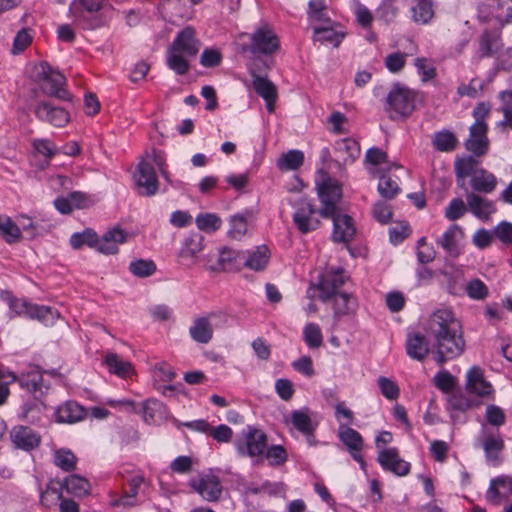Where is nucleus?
Wrapping results in <instances>:
<instances>
[{
	"mask_svg": "<svg viewBox=\"0 0 512 512\" xmlns=\"http://www.w3.org/2000/svg\"><path fill=\"white\" fill-rule=\"evenodd\" d=\"M428 333L439 364L459 357L465 350L462 325L449 309H438L430 316Z\"/></svg>",
	"mask_w": 512,
	"mask_h": 512,
	"instance_id": "nucleus-1",
	"label": "nucleus"
},
{
	"mask_svg": "<svg viewBox=\"0 0 512 512\" xmlns=\"http://www.w3.org/2000/svg\"><path fill=\"white\" fill-rule=\"evenodd\" d=\"M454 167L456 181L461 188H464L467 177L470 178L471 192L490 194L497 187V177L488 170L479 167V161L473 156L457 159Z\"/></svg>",
	"mask_w": 512,
	"mask_h": 512,
	"instance_id": "nucleus-2",
	"label": "nucleus"
},
{
	"mask_svg": "<svg viewBox=\"0 0 512 512\" xmlns=\"http://www.w3.org/2000/svg\"><path fill=\"white\" fill-rule=\"evenodd\" d=\"M490 109V104L480 102L472 112L474 123L469 128V136L465 141V147L478 157L485 155L489 149L490 142L487 136L488 126L486 118L490 113Z\"/></svg>",
	"mask_w": 512,
	"mask_h": 512,
	"instance_id": "nucleus-3",
	"label": "nucleus"
},
{
	"mask_svg": "<svg viewBox=\"0 0 512 512\" xmlns=\"http://www.w3.org/2000/svg\"><path fill=\"white\" fill-rule=\"evenodd\" d=\"M30 77L38 84L44 95L61 100L68 99V93L64 89L66 82L64 75L58 70L53 69L47 62L33 65Z\"/></svg>",
	"mask_w": 512,
	"mask_h": 512,
	"instance_id": "nucleus-4",
	"label": "nucleus"
},
{
	"mask_svg": "<svg viewBox=\"0 0 512 512\" xmlns=\"http://www.w3.org/2000/svg\"><path fill=\"white\" fill-rule=\"evenodd\" d=\"M163 157L159 152L153 151L146 154L137 166V172L134 175L135 186L138 193L142 196H153L158 191L159 182L155 172V165L163 170Z\"/></svg>",
	"mask_w": 512,
	"mask_h": 512,
	"instance_id": "nucleus-5",
	"label": "nucleus"
},
{
	"mask_svg": "<svg viewBox=\"0 0 512 512\" xmlns=\"http://www.w3.org/2000/svg\"><path fill=\"white\" fill-rule=\"evenodd\" d=\"M417 93L406 86L395 84L387 95L386 111L389 118L397 120L412 114L416 107Z\"/></svg>",
	"mask_w": 512,
	"mask_h": 512,
	"instance_id": "nucleus-6",
	"label": "nucleus"
},
{
	"mask_svg": "<svg viewBox=\"0 0 512 512\" xmlns=\"http://www.w3.org/2000/svg\"><path fill=\"white\" fill-rule=\"evenodd\" d=\"M317 191L322 204L320 215L324 218L333 216L337 211L336 205L342 197L341 185L326 173H321L320 179L317 180Z\"/></svg>",
	"mask_w": 512,
	"mask_h": 512,
	"instance_id": "nucleus-7",
	"label": "nucleus"
},
{
	"mask_svg": "<svg viewBox=\"0 0 512 512\" xmlns=\"http://www.w3.org/2000/svg\"><path fill=\"white\" fill-rule=\"evenodd\" d=\"M267 441L264 431L254 426H247L242 431V438L236 441L235 446L241 456L254 458L264 454Z\"/></svg>",
	"mask_w": 512,
	"mask_h": 512,
	"instance_id": "nucleus-8",
	"label": "nucleus"
},
{
	"mask_svg": "<svg viewBox=\"0 0 512 512\" xmlns=\"http://www.w3.org/2000/svg\"><path fill=\"white\" fill-rule=\"evenodd\" d=\"M251 45L249 50L253 54L272 55L280 49V40L274 30L263 24L258 27L250 36Z\"/></svg>",
	"mask_w": 512,
	"mask_h": 512,
	"instance_id": "nucleus-9",
	"label": "nucleus"
},
{
	"mask_svg": "<svg viewBox=\"0 0 512 512\" xmlns=\"http://www.w3.org/2000/svg\"><path fill=\"white\" fill-rule=\"evenodd\" d=\"M189 484L195 492L209 502L219 500L222 494L220 479L211 473L199 474L197 477L192 478Z\"/></svg>",
	"mask_w": 512,
	"mask_h": 512,
	"instance_id": "nucleus-10",
	"label": "nucleus"
},
{
	"mask_svg": "<svg viewBox=\"0 0 512 512\" xmlns=\"http://www.w3.org/2000/svg\"><path fill=\"white\" fill-rule=\"evenodd\" d=\"M338 438L346 446L351 457L357 461L362 470H366V463L361 455L364 441L361 434L347 424L340 423L338 428Z\"/></svg>",
	"mask_w": 512,
	"mask_h": 512,
	"instance_id": "nucleus-11",
	"label": "nucleus"
},
{
	"mask_svg": "<svg viewBox=\"0 0 512 512\" xmlns=\"http://www.w3.org/2000/svg\"><path fill=\"white\" fill-rule=\"evenodd\" d=\"M315 213L316 209L307 199H301L298 202L293 214V222L301 233L306 234L319 227L320 221L314 217Z\"/></svg>",
	"mask_w": 512,
	"mask_h": 512,
	"instance_id": "nucleus-12",
	"label": "nucleus"
},
{
	"mask_svg": "<svg viewBox=\"0 0 512 512\" xmlns=\"http://www.w3.org/2000/svg\"><path fill=\"white\" fill-rule=\"evenodd\" d=\"M35 116L44 122L56 127L65 126L69 120V113L62 107L54 106L49 102H39L34 108Z\"/></svg>",
	"mask_w": 512,
	"mask_h": 512,
	"instance_id": "nucleus-13",
	"label": "nucleus"
},
{
	"mask_svg": "<svg viewBox=\"0 0 512 512\" xmlns=\"http://www.w3.org/2000/svg\"><path fill=\"white\" fill-rule=\"evenodd\" d=\"M346 276L342 269L328 270L319 280L318 288L320 290L319 298L326 302L333 296L339 294V288L345 283Z\"/></svg>",
	"mask_w": 512,
	"mask_h": 512,
	"instance_id": "nucleus-14",
	"label": "nucleus"
},
{
	"mask_svg": "<svg viewBox=\"0 0 512 512\" xmlns=\"http://www.w3.org/2000/svg\"><path fill=\"white\" fill-rule=\"evenodd\" d=\"M377 461L384 470L397 476H405L410 472V463L399 456L396 448L381 449L378 452Z\"/></svg>",
	"mask_w": 512,
	"mask_h": 512,
	"instance_id": "nucleus-15",
	"label": "nucleus"
},
{
	"mask_svg": "<svg viewBox=\"0 0 512 512\" xmlns=\"http://www.w3.org/2000/svg\"><path fill=\"white\" fill-rule=\"evenodd\" d=\"M105 0H73L69 6V12L76 22L83 24L85 28H94L91 23H86V14L99 12L104 6Z\"/></svg>",
	"mask_w": 512,
	"mask_h": 512,
	"instance_id": "nucleus-16",
	"label": "nucleus"
},
{
	"mask_svg": "<svg viewBox=\"0 0 512 512\" xmlns=\"http://www.w3.org/2000/svg\"><path fill=\"white\" fill-rule=\"evenodd\" d=\"M464 238V232L462 228L456 224L451 225L443 234L440 236L436 243L440 246L445 253L453 258H456L461 253V242Z\"/></svg>",
	"mask_w": 512,
	"mask_h": 512,
	"instance_id": "nucleus-17",
	"label": "nucleus"
},
{
	"mask_svg": "<svg viewBox=\"0 0 512 512\" xmlns=\"http://www.w3.org/2000/svg\"><path fill=\"white\" fill-rule=\"evenodd\" d=\"M195 35L196 32L193 27H185L177 34L170 48L182 52L186 56H196L200 49V41Z\"/></svg>",
	"mask_w": 512,
	"mask_h": 512,
	"instance_id": "nucleus-18",
	"label": "nucleus"
},
{
	"mask_svg": "<svg viewBox=\"0 0 512 512\" xmlns=\"http://www.w3.org/2000/svg\"><path fill=\"white\" fill-rule=\"evenodd\" d=\"M468 210L478 219L487 221L496 212V206L491 200L474 192L466 193Z\"/></svg>",
	"mask_w": 512,
	"mask_h": 512,
	"instance_id": "nucleus-19",
	"label": "nucleus"
},
{
	"mask_svg": "<svg viewBox=\"0 0 512 512\" xmlns=\"http://www.w3.org/2000/svg\"><path fill=\"white\" fill-rule=\"evenodd\" d=\"M12 443L19 449L30 451L38 447L41 437L32 428L19 425L13 427L10 432Z\"/></svg>",
	"mask_w": 512,
	"mask_h": 512,
	"instance_id": "nucleus-20",
	"label": "nucleus"
},
{
	"mask_svg": "<svg viewBox=\"0 0 512 512\" xmlns=\"http://www.w3.org/2000/svg\"><path fill=\"white\" fill-rule=\"evenodd\" d=\"M329 218L333 220V241L341 243L351 241L356 232L352 218L345 214H339L337 211Z\"/></svg>",
	"mask_w": 512,
	"mask_h": 512,
	"instance_id": "nucleus-21",
	"label": "nucleus"
},
{
	"mask_svg": "<svg viewBox=\"0 0 512 512\" xmlns=\"http://www.w3.org/2000/svg\"><path fill=\"white\" fill-rule=\"evenodd\" d=\"M203 236L195 233L184 242L178 253L179 262L183 266L191 267L196 264L198 254L203 250Z\"/></svg>",
	"mask_w": 512,
	"mask_h": 512,
	"instance_id": "nucleus-22",
	"label": "nucleus"
},
{
	"mask_svg": "<svg viewBox=\"0 0 512 512\" xmlns=\"http://www.w3.org/2000/svg\"><path fill=\"white\" fill-rule=\"evenodd\" d=\"M251 76L254 90L265 100L267 110L272 113L277 99L276 86L268 78L257 75L253 70H251Z\"/></svg>",
	"mask_w": 512,
	"mask_h": 512,
	"instance_id": "nucleus-23",
	"label": "nucleus"
},
{
	"mask_svg": "<svg viewBox=\"0 0 512 512\" xmlns=\"http://www.w3.org/2000/svg\"><path fill=\"white\" fill-rule=\"evenodd\" d=\"M127 234L124 230L114 227L107 231L101 239L98 238L96 250L105 255L118 253V245L126 242Z\"/></svg>",
	"mask_w": 512,
	"mask_h": 512,
	"instance_id": "nucleus-24",
	"label": "nucleus"
},
{
	"mask_svg": "<svg viewBox=\"0 0 512 512\" xmlns=\"http://www.w3.org/2000/svg\"><path fill=\"white\" fill-rule=\"evenodd\" d=\"M512 494V480L508 477H498L491 480L486 493L487 500L493 505H499L503 499Z\"/></svg>",
	"mask_w": 512,
	"mask_h": 512,
	"instance_id": "nucleus-25",
	"label": "nucleus"
},
{
	"mask_svg": "<svg viewBox=\"0 0 512 512\" xmlns=\"http://www.w3.org/2000/svg\"><path fill=\"white\" fill-rule=\"evenodd\" d=\"M269 258L270 252L265 245L251 251H242V265L254 271H262L267 266Z\"/></svg>",
	"mask_w": 512,
	"mask_h": 512,
	"instance_id": "nucleus-26",
	"label": "nucleus"
},
{
	"mask_svg": "<svg viewBox=\"0 0 512 512\" xmlns=\"http://www.w3.org/2000/svg\"><path fill=\"white\" fill-rule=\"evenodd\" d=\"M212 315L197 317L189 328L190 337L197 343L206 344L213 337Z\"/></svg>",
	"mask_w": 512,
	"mask_h": 512,
	"instance_id": "nucleus-27",
	"label": "nucleus"
},
{
	"mask_svg": "<svg viewBox=\"0 0 512 512\" xmlns=\"http://www.w3.org/2000/svg\"><path fill=\"white\" fill-rule=\"evenodd\" d=\"M242 265V251L223 248L219 251L217 262L209 266L211 271L238 269Z\"/></svg>",
	"mask_w": 512,
	"mask_h": 512,
	"instance_id": "nucleus-28",
	"label": "nucleus"
},
{
	"mask_svg": "<svg viewBox=\"0 0 512 512\" xmlns=\"http://www.w3.org/2000/svg\"><path fill=\"white\" fill-rule=\"evenodd\" d=\"M466 388L482 397L493 392L492 385L484 379L482 369L476 366L467 372Z\"/></svg>",
	"mask_w": 512,
	"mask_h": 512,
	"instance_id": "nucleus-29",
	"label": "nucleus"
},
{
	"mask_svg": "<svg viewBox=\"0 0 512 512\" xmlns=\"http://www.w3.org/2000/svg\"><path fill=\"white\" fill-rule=\"evenodd\" d=\"M86 410L75 401H67L59 406L55 412L57 422L76 423L83 420Z\"/></svg>",
	"mask_w": 512,
	"mask_h": 512,
	"instance_id": "nucleus-30",
	"label": "nucleus"
},
{
	"mask_svg": "<svg viewBox=\"0 0 512 512\" xmlns=\"http://www.w3.org/2000/svg\"><path fill=\"white\" fill-rule=\"evenodd\" d=\"M19 385L29 393L43 394V389H48V385L43 380V373L38 368H31L29 371L18 376Z\"/></svg>",
	"mask_w": 512,
	"mask_h": 512,
	"instance_id": "nucleus-31",
	"label": "nucleus"
},
{
	"mask_svg": "<svg viewBox=\"0 0 512 512\" xmlns=\"http://www.w3.org/2000/svg\"><path fill=\"white\" fill-rule=\"evenodd\" d=\"M103 363L110 373L121 378L129 377L134 372L133 366L129 361L123 360L118 354L113 352L105 354Z\"/></svg>",
	"mask_w": 512,
	"mask_h": 512,
	"instance_id": "nucleus-32",
	"label": "nucleus"
},
{
	"mask_svg": "<svg viewBox=\"0 0 512 512\" xmlns=\"http://www.w3.org/2000/svg\"><path fill=\"white\" fill-rule=\"evenodd\" d=\"M486 461L494 466L501 462L500 453L504 449V441L499 435H487L482 441Z\"/></svg>",
	"mask_w": 512,
	"mask_h": 512,
	"instance_id": "nucleus-33",
	"label": "nucleus"
},
{
	"mask_svg": "<svg viewBox=\"0 0 512 512\" xmlns=\"http://www.w3.org/2000/svg\"><path fill=\"white\" fill-rule=\"evenodd\" d=\"M331 299L333 300L335 320H339L341 317L352 314L356 311L357 302L351 294L339 293Z\"/></svg>",
	"mask_w": 512,
	"mask_h": 512,
	"instance_id": "nucleus-34",
	"label": "nucleus"
},
{
	"mask_svg": "<svg viewBox=\"0 0 512 512\" xmlns=\"http://www.w3.org/2000/svg\"><path fill=\"white\" fill-rule=\"evenodd\" d=\"M290 423L306 437L312 436V433L315 431V425L310 417L309 409L307 408L292 411L290 414Z\"/></svg>",
	"mask_w": 512,
	"mask_h": 512,
	"instance_id": "nucleus-35",
	"label": "nucleus"
},
{
	"mask_svg": "<svg viewBox=\"0 0 512 512\" xmlns=\"http://www.w3.org/2000/svg\"><path fill=\"white\" fill-rule=\"evenodd\" d=\"M406 351L408 356L412 359L418 361L424 360L429 353L428 343L425 337L420 333L410 335L406 342Z\"/></svg>",
	"mask_w": 512,
	"mask_h": 512,
	"instance_id": "nucleus-36",
	"label": "nucleus"
},
{
	"mask_svg": "<svg viewBox=\"0 0 512 512\" xmlns=\"http://www.w3.org/2000/svg\"><path fill=\"white\" fill-rule=\"evenodd\" d=\"M433 6L432 0H418L410 9L412 20L417 24H428L434 18Z\"/></svg>",
	"mask_w": 512,
	"mask_h": 512,
	"instance_id": "nucleus-37",
	"label": "nucleus"
},
{
	"mask_svg": "<svg viewBox=\"0 0 512 512\" xmlns=\"http://www.w3.org/2000/svg\"><path fill=\"white\" fill-rule=\"evenodd\" d=\"M335 150L339 159L344 163H351L360 156V146L356 140L351 138L339 140Z\"/></svg>",
	"mask_w": 512,
	"mask_h": 512,
	"instance_id": "nucleus-38",
	"label": "nucleus"
},
{
	"mask_svg": "<svg viewBox=\"0 0 512 512\" xmlns=\"http://www.w3.org/2000/svg\"><path fill=\"white\" fill-rule=\"evenodd\" d=\"M192 56H186L184 53L176 51L169 47L167 51V66L178 75H184L189 71L190 65L188 59Z\"/></svg>",
	"mask_w": 512,
	"mask_h": 512,
	"instance_id": "nucleus-39",
	"label": "nucleus"
},
{
	"mask_svg": "<svg viewBox=\"0 0 512 512\" xmlns=\"http://www.w3.org/2000/svg\"><path fill=\"white\" fill-rule=\"evenodd\" d=\"M0 235L8 244L19 242L21 240L19 223L8 216H0Z\"/></svg>",
	"mask_w": 512,
	"mask_h": 512,
	"instance_id": "nucleus-40",
	"label": "nucleus"
},
{
	"mask_svg": "<svg viewBox=\"0 0 512 512\" xmlns=\"http://www.w3.org/2000/svg\"><path fill=\"white\" fill-rule=\"evenodd\" d=\"M458 140L456 136L449 130L436 132L432 137L434 148L441 152L453 151L457 146Z\"/></svg>",
	"mask_w": 512,
	"mask_h": 512,
	"instance_id": "nucleus-41",
	"label": "nucleus"
},
{
	"mask_svg": "<svg viewBox=\"0 0 512 512\" xmlns=\"http://www.w3.org/2000/svg\"><path fill=\"white\" fill-rule=\"evenodd\" d=\"M70 245L73 249H80L84 245L96 249L98 245V236L93 229L87 228L82 232L72 234L70 237Z\"/></svg>",
	"mask_w": 512,
	"mask_h": 512,
	"instance_id": "nucleus-42",
	"label": "nucleus"
},
{
	"mask_svg": "<svg viewBox=\"0 0 512 512\" xmlns=\"http://www.w3.org/2000/svg\"><path fill=\"white\" fill-rule=\"evenodd\" d=\"M499 34L486 30L479 37V54L481 57H490L497 49Z\"/></svg>",
	"mask_w": 512,
	"mask_h": 512,
	"instance_id": "nucleus-43",
	"label": "nucleus"
},
{
	"mask_svg": "<svg viewBox=\"0 0 512 512\" xmlns=\"http://www.w3.org/2000/svg\"><path fill=\"white\" fill-rule=\"evenodd\" d=\"M304 162V154L299 150H290L283 154L277 161V166L282 171L296 170Z\"/></svg>",
	"mask_w": 512,
	"mask_h": 512,
	"instance_id": "nucleus-44",
	"label": "nucleus"
},
{
	"mask_svg": "<svg viewBox=\"0 0 512 512\" xmlns=\"http://www.w3.org/2000/svg\"><path fill=\"white\" fill-rule=\"evenodd\" d=\"M64 487L68 493L76 496H84L90 490V484L85 478L73 474L65 478Z\"/></svg>",
	"mask_w": 512,
	"mask_h": 512,
	"instance_id": "nucleus-45",
	"label": "nucleus"
},
{
	"mask_svg": "<svg viewBox=\"0 0 512 512\" xmlns=\"http://www.w3.org/2000/svg\"><path fill=\"white\" fill-rule=\"evenodd\" d=\"M344 34L334 30L330 26L315 27L314 28V39L321 43H330L337 47L343 40Z\"/></svg>",
	"mask_w": 512,
	"mask_h": 512,
	"instance_id": "nucleus-46",
	"label": "nucleus"
},
{
	"mask_svg": "<svg viewBox=\"0 0 512 512\" xmlns=\"http://www.w3.org/2000/svg\"><path fill=\"white\" fill-rule=\"evenodd\" d=\"M198 229L212 233L218 230L222 224L220 217L214 213H201L195 219Z\"/></svg>",
	"mask_w": 512,
	"mask_h": 512,
	"instance_id": "nucleus-47",
	"label": "nucleus"
},
{
	"mask_svg": "<svg viewBox=\"0 0 512 512\" xmlns=\"http://www.w3.org/2000/svg\"><path fill=\"white\" fill-rule=\"evenodd\" d=\"M54 464L63 471L69 472L76 467V457L71 450L59 449L54 452Z\"/></svg>",
	"mask_w": 512,
	"mask_h": 512,
	"instance_id": "nucleus-48",
	"label": "nucleus"
},
{
	"mask_svg": "<svg viewBox=\"0 0 512 512\" xmlns=\"http://www.w3.org/2000/svg\"><path fill=\"white\" fill-rule=\"evenodd\" d=\"M163 413V405L156 399H148L142 404V415L143 419L147 423H154L157 417H160Z\"/></svg>",
	"mask_w": 512,
	"mask_h": 512,
	"instance_id": "nucleus-49",
	"label": "nucleus"
},
{
	"mask_svg": "<svg viewBox=\"0 0 512 512\" xmlns=\"http://www.w3.org/2000/svg\"><path fill=\"white\" fill-rule=\"evenodd\" d=\"M465 292L469 298L478 301L486 299L489 295L488 287L482 280L478 278L467 282L465 286Z\"/></svg>",
	"mask_w": 512,
	"mask_h": 512,
	"instance_id": "nucleus-50",
	"label": "nucleus"
},
{
	"mask_svg": "<svg viewBox=\"0 0 512 512\" xmlns=\"http://www.w3.org/2000/svg\"><path fill=\"white\" fill-rule=\"evenodd\" d=\"M303 338L310 348H319L323 343L320 327L315 323H308L303 329Z\"/></svg>",
	"mask_w": 512,
	"mask_h": 512,
	"instance_id": "nucleus-51",
	"label": "nucleus"
},
{
	"mask_svg": "<svg viewBox=\"0 0 512 512\" xmlns=\"http://www.w3.org/2000/svg\"><path fill=\"white\" fill-rule=\"evenodd\" d=\"M21 232H24L29 239H33L42 233L40 224L27 215L17 217Z\"/></svg>",
	"mask_w": 512,
	"mask_h": 512,
	"instance_id": "nucleus-52",
	"label": "nucleus"
},
{
	"mask_svg": "<svg viewBox=\"0 0 512 512\" xmlns=\"http://www.w3.org/2000/svg\"><path fill=\"white\" fill-rule=\"evenodd\" d=\"M468 210L467 205L461 198H453L445 208V217L450 221H455L464 216Z\"/></svg>",
	"mask_w": 512,
	"mask_h": 512,
	"instance_id": "nucleus-53",
	"label": "nucleus"
},
{
	"mask_svg": "<svg viewBox=\"0 0 512 512\" xmlns=\"http://www.w3.org/2000/svg\"><path fill=\"white\" fill-rule=\"evenodd\" d=\"M5 301L8 303L10 310L18 316L30 317L31 309L33 304L28 303L25 300L14 298L13 296L6 294L4 296Z\"/></svg>",
	"mask_w": 512,
	"mask_h": 512,
	"instance_id": "nucleus-54",
	"label": "nucleus"
},
{
	"mask_svg": "<svg viewBox=\"0 0 512 512\" xmlns=\"http://www.w3.org/2000/svg\"><path fill=\"white\" fill-rule=\"evenodd\" d=\"M265 457L271 466H280L287 461V452L281 445H272L267 448Z\"/></svg>",
	"mask_w": 512,
	"mask_h": 512,
	"instance_id": "nucleus-55",
	"label": "nucleus"
},
{
	"mask_svg": "<svg viewBox=\"0 0 512 512\" xmlns=\"http://www.w3.org/2000/svg\"><path fill=\"white\" fill-rule=\"evenodd\" d=\"M29 318H36L45 324H52L57 317L56 311L47 306L32 305Z\"/></svg>",
	"mask_w": 512,
	"mask_h": 512,
	"instance_id": "nucleus-56",
	"label": "nucleus"
},
{
	"mask_svg": "<svg viewBox=\"0 0 512 512\" xmlns=\"http://www.w3.org/2000/svg\"><path fill=\"white\" fill-rule=\"evenodd\" d=\"M400 188L396 181L390 177L382 176L378 183V191L380 195L387 199H392L398 194Z\"/></svg>",
	"mask_w": 512,
	"mask_h": 512,
	"instance_id": "nucleus-57",
	"label": "nucleus"
},
{
	"mask_svg": "<svg viewBox=\"0 0 512 512\" xmlns=\"http://www.w3.org/2000/svg\"><path fill=\"white\" fill-rule=\"evenodd\" d=\"M377 382L380 391L385 398L389 400H395L398 398L400 390L398 385L394 381L384 376H381L378 378Z\"/></svg>",
	"mask_w": 512,
	"mask_h": 512,
	"instance_id": "nucleus-58",
	"label": "nucleus"
},
{
	"mask_svg": "<svg viewBox=\"0 0 512 512\" xmlns=\"http://www.w3.org/2000/svg\"><path fill=\"white\" fill-rule=\"evenodd\" d=\"M130 271L138 277H148L152 275L156 269L152 261L136 260L130 263Z\"/></svg>",
	"mask_w": 512,
	"mask_h": 512,
	"instance_id": "nucleus-59",
	"label": "nucleus"
},
{
	"mask_svg": "<svg viewBox=\"0 0 512 512\" xmlns=\"http://www.w3.org/2000/svg\"><path fill=\"white\" fill-rule=\"evenodd\" d=\"M32 39L33 37L28 29L24 28L20 30L14 38L11 50L12 54L16 55L23 52L31 44Z\"/></svg>",
	"mask_w": 512,
	"mask_h": 512,
	"instance_id": "nucleus-60",
	"label": "nucleus"
},
{
	"mask_svg": "<svg viewBox=\"0 0 512 512\" xmlns=\"http://www.w3.org/2000/svg\"><path fill=\"white\" fill-rule=\"evenodd\" d=\"M398 13V8L390 1H384L377 9V15L380 20L386 24L394 21Z\"/></svg>",
	"mask_w": 512,
	"mask_h": 512,
	"instance_id": "nucleus-61",
	"label": "nucleus"
},
{
	"mask_svg": "<svg viewBox=\"0 0 512 512\" xmlns=\"http://www.w3.org/2000/svg\"><path fill=\"white\" fill-rule=\"evenodd\" d=\"M231 228L229 235L234 239H240L247 231V222L243 216H233L230 219Z\"/></svg>",
	"mask_w": 512,
	"mask_h": 512,
	"instance_id": "nucleus-62",
	"label": "nucleus"
},
{
	"mask_svg": "<svg viewBox=\"0 0 512 512\" xmlns=\"http://www.w3.org/2000/svg\"><path fill=\"white\" fill-rule=\"evenodd\" d=\"M152 375L156 381L161 382H170L175 378L173 369L164 363L155 365L152 370Z\"/></svg>",
	"mask_w": 512,
	"mask_h": 512,
	"instance_id": "nucleus-63",
	"label": "nucleus"
},
{
	"mask_svg": "<svg viewBox=\"0 0 512 512\" xmlns=\"http://www.w3.org/2000/svg\"><path fill=\"white\" fill-rule=\"evenodd\" d=\"M494 234L503 244L512 245V223L500 222L495 227Z\"/></svg>",
	"mask_w": 512,
	"mask_h": 512,
	"instance_id": "nucleus-64",
	"label": "nucleus"
}]
</instances>
